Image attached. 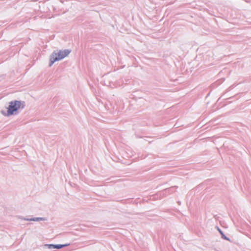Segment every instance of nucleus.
<instances>
[{
	"instance_id": "nucleus-4",
	"label": "nucleus",
	"mask_w": 251,
	"mask_h": 251,
	"mask_svg": "<svg viewBox=\"0 0 251 251\" xmlns=\"http://www.w3.org/2000/svg\"><path fill=\"white\" fill-rule=\"evenodd\" d=\"M22 219L26 221H35V222H39L41 221H45L46 219L43 217H35L31 218H22Z\"/></svg>"
},
{
	"instance_id": "nucleus-2",
	"label": "nucleus",
	"mask_w": 251,
	"mask_h": 251,
	"mask_svg": "<svg viewBox=\"0 0 251 251\" xmlns=\"http://www.w3.org/2000/svg\"><path fill=\"white\" fill-rule=\"evenodd\" d=\"M21 105V101L14 100L9 102V105L7 108V115H13L14 112H16Z\"/></svg>"
},
{
	"instance_id": "nucleus-3",
	"label": "nucleus",
	"mask_w": 251,
	"mask_h": 251,
	"mask_svg": "<svg viewBox=\"0 0 251 251\" xmlns=\"http://www.w3.org/2000/svg\"><path fill=\"white\" fill-rule=\"evenodd\" d=\"M68 246V245L67 244H65V245H60V244H58V245H53V244H46L45 245V247H47L50 250H52L53 249H61L64 247H66Z\"/></svg>"
},
{
	"instance_id": "nucleus-5",
	"label": "nucleus",
	"mask_w": 251,
	"mask_h": 251,
	"mask_svg": "<svg viewBox=\"0 0 251 251\" xmlns=\"http://www.w3.org/2000/svg\"><path fill=\"white\" fill-rule=\"evenodd\" d=\"M218 231H219L220 233L221 234L223 239L227 240V241L229 240V239L225 235L224 233L222 232V231L220 229L218 228Z\"/></svg>"
},
{
	"instance_id": "nucleus-1",
	"label": "nucleus",
	"mask_w": 251,
	"mask_h": 251,
	"mask_svg": "<svg viewBox=\"0 0 251 251\" xmlns=\"http://www.w3.org/2000/svg\"><path fill=\"white\" fill-rule=\"evenodd\" d=\"M70 52L71 50H56L54 51L50 57V66H52L55 61L63 59L69 55Z\"/></svg>"
}]
</instances>
